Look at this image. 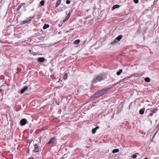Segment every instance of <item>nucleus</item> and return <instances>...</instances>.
<instances>
[{
	"mask_svg": "<svg viewBox=\"0 0 159 159\" xmlns=\"http://www.w3.org/2000/svg\"><path fill=\"white\" fill-rule=\"evenodd\" d=\"M107 75L105 73H103L96 75L94 77L92 81V83L95 84L97 82H100L104 80L107 78Z\"/></svg>",
	"mask_w": 159,
	"mask_h": 159,
	"instance_id": "obj_1",
	"label": "nucleus"
},
{
	"mask_svg": "<svg viewBox=\"0 0 159 159\" xmlns=\"http://www.w3.org/2000/svg\"><path fill=\"white\" fill-rule=\"evenodd\" d=\"M112 88V87L111 86L110 87H108L106 88L103 89L101 90L96 92V94L97 96V97L98 98L99 97L103 95L106 92H107V91L109 90L110 89H111Z\"/></svg>",
	"mask_w": 159,
	"mask_h": 159,
	"instance_id": "obj_2",
	"label": "nucleus"
},
{
	"mask_svg": "<svg viewBox=\"0 0 159 159\" xmlns=\"http://www.w3.org/2000/svg\"><path fill=\"white\" fill-rule=\"evenodd\" d=\"M35 17V16L34 15L32 16L29 17L28 20H26L22 21V24H25L27 23H30L32 20L34 19Z\"/></svg>",
	"mask_w": 159,
	"mask_h": 159,
	"instance_id": "obj_3",
	"label": "nucleus"
},
{
	"mask_svg": "<svg viewBox=\"0 0 159 159\" xmlns=\"http://www.w3.org/2000/svg\"><path fill=\"white\" fill-rule=\"evenodd\" d=\"M56 139L55 138L52 137L51 138L49 141L47 143V144H53L56 141Z\"/></svg>",
	"mask_w": 159,
	"mask_h": 159,
	"instance_id": "obj_4",
	"label": "nucleus"
},
{
	"mask_svg": "<svg viewBox=\"0 0 159 159\" xmlns=\"http://www.w3.org/2000/svg\"><path fill=\"white\" fill-rule=\"evenodd\" d=\"M27 122V120L25 118L21 119L20 121V124L21 126H24L25 125Z\"/></svg>",
	"mask_w": 159,
	"mask_h": 159,
	"instance_id": "obj_5",
	"label": "nucleus"
},
{
	"mask_svg": "<svg viewBox=\"0 0 159 159\" xmlns=\"http://www.w3.org/2000/svg\"><path fill=\"white\" fill-rule=\"evenodd\" d=\"M34 149L33 150V152H39V147L37 144L34 145Z\"/></svg>",
	"mask_w": 159,
	"mask_h": 159,
	"instance_id": "obj_6",
	"label": "nucleus"
},
{
	"mask_svg": "<svg viewBox=\"0 0 159 159\" xmlns=\"http://www.w3.org/2000/svg\"><path fill=\"white\" fill-rule=\"evenodd\" d=\"M127 78H124L121 80H120L119 81H118V82H117V83H114L113 85L112 86H111V85H110L109 86V87H110L111 86H112V88L113 87V86H115L117 84H119L120 83V82H123L124 81H125L126 79H127Z\"/></svg>",
	"mask_w": 159,
	"mask_h": 159,
	"instance_id": "obj_7",
	"label": "nucleus"
},
{
	"mask_svg": "<svg viewBox=\"0 0 159 159\" xmlns=\"http://www.w3.org/2000/svg\"><path fill=\"white\" fill-rule=\"evenodd\" d=\"M98 97L96 94L95 93L93 94L89 98V100L91 101L92 100H93L96 98H98Z\"/></svg>",
	"mask_w": 159,
	"mask_h": 159,
	"instance_id": "obj_8",
	"label": "nucleus"
},
{
	"mask_svg": "<svg viewBox=\"0 0 159 159\" xmlns=\"http://www.w3.org/2000/svg\"><path fill=\"white\" fill-rule=\"evenodd\" d=\"M28 88V86H25L23 88H22L20 91V93L21 94H22L24 93V92Z\"/></svg>",
	"mask_w": 159,
	"mask_h": 159,
	"instance_id": "obj_9",
	"label": "nucleus"
},
{
	"mask_svg": "<svg viewBox=\"0 0 159 159\" xmlns=\"http://www.w3.org/2000/svg\"><path fill=\"white\" fill-rule=\"evenodd\" d=\"M38 62H43L45 61V58L43 57H39L37 59Z\"/></svg>",
	"mask_w": 159,
	"mask_h": 159,
	"instance_id": "obj_10",
	"label": "nucleus"
},
{
	"mask_svg": "<svg viewBox=\"0 0 159 159\" xmlns=\"http://www.w3.org/2000/svg\"><path fill=\"white\" fill-rule=\"evenodd\" d=\"M123 35L122 34L119 35L117 37L115 38L116 40L118 42L122 38Z\"/></svg>",
	"mask_w": 159,
	"mask_h": 159,
	"instance_id": "obj_11",
	"label": "nucleus"
},
{
	"mask_svg": "<svg viewBox=\"0 0 159 159\" xmlns=\"http://www.w3.org/2000/svg\"><path fill=\"white\" fill-rule=\"evenodd\" d=\"M145 110L144 108H143L139 111V113L140 115H143L144 114Z\"/></svg>",
	"mask_w": 159,
	"mask_h": 159,
	"instance_id": "obj_12",
	"label": "nucleus"
},
{
	"mask_svg": "<svg viewBox=\"0 0 159 159\" xmlns=\"http://www.w3.org/2000/svg\"><path fill=\"white\" fill-rule=\"evenodd\" d=\"M99 127L98 126H96L95 128H93L92 130V132L93 134H94L95 133V132L98 129Z\"/></svg>",
	"mask_w": 159,
	"mask_h": 159,
	"instance_id": "obj_13",
	"label": "nucleus"
},
{
	"mask_svg": "<svg viewBox=\"0 0 159 159\" xmlns=\"http://www.w3.org/2000/svg\"><path fill=\"white\" fill-rule=\"evenodd\" d=\"M158 111V109L157 108H156L154 109L151 110L150 111V112H152L153 114L155 113Z\"/></svg>",
	"mask_w": 159,
	"mask_h": 159,
	"instance_id": "obj_14",
	"label": "nucleus"
},
{
	"mask_svg": "<svg viewBox=\"0 0 159 159\" xmlns=\"http://www.w3.org/2000/svg\"><path fill=\"white\" fill-rule=\"evenodd\" d=\"M139 154V153L138 152L135 153L133 155L131 156V157L134 159H135L137 157V155H138Z\"/></svg>",
	"mask_w": 159,
	"mask_h": 159,
	"instance_id": "obj_15",
	"label": "nucleus"
},
{
	"mask_svg": "<svg viewBox=\"0 0 159 159\" xmlns=\"http://www.w3.org/2000/svg\"><path fill=\"white\" fill-rule=\"evenodd\" d=\"M61 2V0H58L56 2L55 7H57L60 4Z\"/></svg>",
	"mask_w": 159,
	"mask_h": 159,
	"instance_id": "obj_16",
	"label": "nucleus"
},
{
	"mask_svg": "<svg viewBox=\"0 0 159 159\" xmlns=\"http://www.w3.org/2000/svg\"><path fill=\"white\" fill-rule=\"evenodd\" d=\"M119 7H120V6L118 4L114 5L112 7V10H114L116 8H119Z\"/></svg>",
	"mask_w": 159,
	"mask_h": 159,
	"instance_id": "obj_17",
	"label": "nucleus"
},
{
	"mask_svg": "<svg viewBox=\"0 0 159 159\" xmlns=\"http://www.w3.org/2000/svg\"><path fill=\"white\" fill-rule=\"evenodd\" d=\"M49 26V25L48 24H45L43 27V30H45L47 28H48Z\"/></svg>",
	"mask_w": 159,
	"mask_h": 159,
	"instance_id": "obj_18",
	"label": "nucleus"
},
{
	"mask_svg": "<svg viewBox=\"0 0 159 159\" xmlns=\"http://www.w3.org/2000/svg\"><path fill=\"white\" fill-rule=\"evenodd\" d=\"M80 42V40L79 39L76 40L74 42V44H77Z\"/></svg>",
	"mask_w": 159,
	"mask_h": 159,
	"instance_id": "obj_19",
	"label": "nucleus"
},
{
	"mask_svg": "<svg viewBox=\"0 0 159 159\" xmlns=\"http://www.w3.org/2000/svg\"><path fill=\"white\" fill-rule=\"evenodd\" d=\"M68 76V75L67 73H66L63 77V79L64 80H66L67 79Z\"/></svg>",
	"mask_w": 159,
	"mask_h": 159,
	"instance_id": "obj_20",
	"label": "nucleus"
},
{
	"mask_svg": "<svg viewBox=\"0 0 159 159\" xmlns=\"http://www.w3.org/2000/svg\"><path fill=\"white\" fill-rule=\"evenodd\" d=\"M119 152V150L118 149H115L113 150L112 152L113 153H115Z\"/></svg>",
	"mask_w": 159,
	"mask_h": 159,
	"instance_id": "obj_21",
	"label": "nucleus"
},
{
	"mask_svg": "<svg viewBox=\"0 0 159 159\" xmlns=\"http://www.w3.org/2000/svg\"><path fill=\"white\" fill-rule=\"evenodd\" d=\"M22 6V3H21L18 6V7L16 8V11H19L20 10V9L21 8Z\"/></svg>",
	"mask_w": 159,
	"mask_h": 159,
	"instance_id": "obj_22",
	"label": "nucleus"
},
{
	"mask_svg": "<svg viewBox=\"0 0 159 159\" xmlns=\"http://www.w3.org/2000/svg\"><path fill=\"white\" fill-rule=\"evenodd\" d=\"M144 80L147 82H149L150 81V79L148 77H146L144 79Z\"/></svg>",
	"mask_w": 159,
	"mask_h": 159,
	"instance_id": "obj_23",
	"label": "nucleus"
},
{
	"mask_svg": "<svg viewBox=\"0 0 159 159\" xmlns=\"http://www.w3.org/2000/svg\"><path fill=\"white\" fill-rule=\"evenodd\" d=\"M122 72V69H120L116 72V75H119Z\"/></svg>",
	"mask_w": 159,
	"mask_h": 159,
	"instance_id": "obj_24",
	"label": "nucleus"
},
{
	"mask_svg": "<svg viewBox=\"0 0 159 159\" xmlns=\"http://www.w3.org/2000/svg\"><path fill=\"white\" fill-rule=\"evenodd\" d=\"M117 42H118L115 39L114 41H113L111 43V45H114L116 43H117Z\"/></svg>",
	"mask_w": 159,
	"mask_h": 159,
	"instance_id": "obj_25",
	"label": "nucleus"
},
{
	"mask_svg": "<svg viewBox=\"0 0 159 159\" xmlns=\"http://www.w3.org/2000/svg\"><path fill=\"white\" fill-rule=\"evenodd\" d=\"M45 3V1L44 0H42L40 2V4L41 6H43Z\"/></svg>",
	"mask_w": 159,
	"mask_h": 159,
	"instance_id": "obj_26",
	"label": "nucleus"
},
{
	"mask_svg": "<svg viewBox=\"0 0 159 159\" xmlns=\"http://www.w3.org/2000/svg\"><path fill=\"white\" fill-rule=\"evenodd\" d=\"M69 18L68 17H67V16H66V18L64 20H63V22H65L67 20L69 19Z\"/></svg>",
	"mask_w": 159,
	"mask_h": 159,
	"instance_id": "obj_27",
	"label": "nucleus"
},
{
	"mask_svg": "<svg viewBox=\"0 0 159 159\" xmlns=\"http://www.w3.org/2000/svg\"><path fill=\"white\" fill-rule=\"evenodd\" d=\"M21 70H22L21 68H18L17 69L18 71L16 72V73H18V72L20 71Z\"/></svg>",
	"mask_w": 159,
	"mask_h": 159,
	"instance_id": "obj_28",
	"label": "nucleus"
},
{
	"mask_svg": "<svg viewBox=\"0 0 159 159\" xmlns=\"http://www.w3.org/2000/svg\"><path fill=\"white\" fill-rule=\"evenodd\" d=\"M71 12L70 11L69 13H68L67 15V16L69 18H70V15H71Z\"/></svg>",
	"mask_w": 159,
	"mask_h": 159,
	"instance_id": "obj_29",
	"label": "nucleus"
},
{
	"mask_svg": "<svg viewBox=\"0 0 159 159\" xmlns=\"http://www.w3.org/2000/svg\"><path fill=\"white\" fill-rule=\"evenodd\" d=\"M153 114L152 112H150L148 116V117L149 116H152L153 115Z\"/></svg>",
	"mask_w": 159,
	"mask_h": 159,
	"instance_id": "obj_30",
	"label": "nucleus"
},
{
	"mask_svg": "<svg viewBox=\"0 0 159 159\" xmlns=\"http://www.w3.org/2000/svg\"><path fill=\"white\" fill-rule=\"evenodd\" d=\"M133 1L136 4L138 3L139 2V0H133Z\"/></svg>",
	"mask_w": 159,
	"mask_h": 159,
	"instance_id": "obj_31",
	"label": "nucleus"
},
{
	"mask_svg": "<svg viewBox=\"0 0 159 159\" xmlns=\"http://www.w3.org/2000/svg\"><path fill=\"white\" fill-rule=\"evenodd\" d=\"M158 131L157 130L156 131V132L152 136V138H153L155 137V135H156V134H157V133L158 132Z\"/></svg>",
	"mask_w": 159,
	"mask_h": 159,
	"instance_id": "obj_32",
	"label": "nucleus"
},
{
	"mask_svg": "<svg viewBox=\"0 0 159 159\" xmlns=\"http://www.w3.org/2000/svg\"><path fill=\"white\" fill-rule=\"evenodd\" d=\"M156 128L157 129V130H159V123H158L157 125L156 126Z\"/></svg>",
	"mask_w": 159,
	"mask_h": 159,
	"instance_id": "obj_33",
	"label": "nucleus"
},
{
	"mask_svg": "<svg viewBox=\"0 0 159 159\" xmlns=\"http://www.w3.org/2000/svg\"><path fill=\"white\" fill-rule=\"evenodd\" d=\"M70 2V0H67L66 1V3L67 4H69Z\"/></svg>",
	"mask_w": 159,
	"mask_h": 159,
	"instance_id": "obj_34",
	"label": "nucleus"
},
{
	"mask_svg": "<svg viewBox=\"0 0 159 159\" xmlns=\"http://www.w3.org/2000/svg\"><path fill=\"white\" fill-rule=\"evenodd\" d=\"M132 102H131L130 104H129V107H128L129 109H130V107H131V104H132Z\"/></svg>",
	"mask_w": 159,
	"mask_h": 159,
	"instance_id": "obj_35",
	"label": "nucleus"
},
{
	"mask_svg": "<svg viewBox=\"0 0 159 159\" xmlns=\"http://www.w3.org/2000/svg\"><path fill=\"white\" fill-rule=\"evenodd\" d=\"M65 155H64V156H63V157H62V158H61L60 159H64L65 157H64V156H65Z\"/></svg>",
	"mask_w": 159,
	"mask_h": 159,
	"instance_id": "obj_36",
	"label": "nucleus"
},
{
	"mask_svg": "<svg viewBox=\"0 0 159 159\" xmlns=\"http://www.w3.org/2000/svg\"><path fill=\"white\" fill-rule=\"evenodd\" d=\"M28 159H34V158L33 157H31L28 158Z\"/></svg>",
	"mask_w": 159,
	"mask_h": 159,
	"instance_id": "obj_37",
	"label": "nucleus"
},
{
	"mask_svg": "<svg viewBox=\"0 0 159 159\" xmlns=\"http://www.w3.org/2000/svg\"><path fill=\"white\" fill-rule=\"evenodd\" d=\"M137 75V74H134V76H136Z\"/></svg>",
	"mask_w": 159,
	"mask_h": 159,
	"instance_id": "obj_38",
	"label": "nucleus"
},
{
	"mask_svg": "<svg viewBox=\"0 0 159 159\" xmlns=\"http://www.w3.org/2000/svg\"><path fill=\"white\" fill-rule=\"evenodd\" d=\"M29 150H29H29H28V153H29Z\"/></svg>",
	"mask_w": 159,
	"mask_h": 159,
	"instance_id": "obj_39",
	"label": "nucleus"
},
{
	"mask_svg": "<svg viewBox=\"0 0 159 159\" xmlns=\"http://www.w3.org/2000/svg\"><path fill=\"white\" fill-rule=\"evenodd\" d=\"M66 119H69V117H66Z\"/></svg>",
	"mask_w": 159,
	"mask_h": 159,
	"instance_id": "obj_40",
	"label": "nucleus"
},
{
	"mask_svg": "<svg viewBox=\"0 0 159 159\" xmlns=\"http://www.w3.org/2000/svg\"><path fill=\"white\" fill-rule=\"evenodd\" d=\"M144 159H148L147 158V157H146L145 158H144Z\"/></svg>",
	"mask_w": 159,
	"mask_h": 159,
	"instance_id": "obj_41",
	"label": "nucleus"
},
{
	"mask_svg": "<svg viewBox=\"0 0 159 159\" xmlns=\"http://www.w3.org/2000/svg\"><path fill=\"white\" fill-rule=\"evenodd\" d=\"M66 115H67V114H66V115H64V116H66Z\"/></svg>",
	"mask_w": 159,
	"mask_h": 159,
	"instance_id": "obj_42",
	"label": "nucleus"
}]
</instances>
